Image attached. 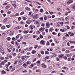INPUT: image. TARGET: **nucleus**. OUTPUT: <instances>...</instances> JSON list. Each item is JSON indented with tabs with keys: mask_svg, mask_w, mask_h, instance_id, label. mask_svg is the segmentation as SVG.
<instances>
[{
	"mask_svg": "<svg viewBox=\"0 0 75 75\" xmlns=\"http://www.w3.org/2000/svg\"><path fill=\"white\" fill-rule=\"evenodd\" d=\"M0 51H1V52L2 53V55L5 54V52L4 51V49H3V48L1 47V46L0 45Z\"/></svg>",
	"mask_w": 75,
	"mask_h": 75,
	"instance_id": "nucleus-1",
	"label": "nucleus"
},
{
	"mask_svg": "<svg viewBox=\"0 0 75 75\" xmlns=\"http://www.w3.org/2000/svg\"><path fill=\"white\" fill-rule=\"evenodd\" d=\"M40 44H42V45H44L45 44V41L44 40H42L40 41Z\"/></svg>",
	"mask_w": 75,
	"mask_h": 75,
	"instance_id": "nucleus-2",
	"label": "nucleus"
},
{
	"mask_svg": "<svg viewBox=\"0 0 75 75\" xmlns=\"http://www.w3.org/2000/svg\"><path fill=\"white\" fill-rule=\"evenodd\" d=\"M31 20H30V19H28L26 21V24H30L31 23Z\"/></svg>",
	"mask_w": 75,
	"mask_h": 75,
	"instance_id": "nucleus-3",
	"label": "nucleus"
},
{
	"mask_svg": "<svg viewBox=\"0 0 75 75\" xmlns=\"http://www.w3.org/2000/svg\"><path fill=\"white\" fill-rule=\"evenodd\" d=\"M41 65L42 66V67L43 68H45L47 67V66L45 65V63H42L41 64Z\"/></svg>",
	"mask_w": 75,
	"mask_h": 75,
	"instance_id": "nucleus-4",
	"label": "nucleus"
},
{
	"mask_svg": "<svg viewBox=\"0 0 75 75\" xmlns=\"http://www.w3.org/2000/svg\"><path fill=\"white\" fill-rule=\"evenodd\" d=\"M33 18L35 20L37 19L38 18V15L35 14L33 16Z\"/></svg>",
	"mask_w": 75,
	"mask_h": 75,
	"instance_id": "nucleus-5",
	"label": "nucleus"
},
{
	"mask_svg": "<svg viewBox=\"0 0 75 75\" xmlns=\"http://www.w3.org/2000/svg\"><path fill=\"white\" fill-rule=\"evenodd\" d=\"M46 27H47L48 28H49L50 27V23H46Z\"/></svg>",
	"mask_w": 75,
	"mask_h": 75,
	"instance_id": "nucleus-6",
	"label": "nucleus"
},
{
	"mask_svg": "<svg viewBox=\"0 0 75 75\" xmlns=\"http://www.w3.org/2000/svg\"><path fill=\"white\" fill-rule=\"evenodd\" d=\"M64 56V54H61L60 55H59V58H62V57H63Z\"/></svg>",
	"mask_w": 75,
	"mask_h": 75,
	"instance_id": "nucleus-7",
	"label": "nucleus"
},
{
	"mask_svg": "<svg viewBox=\"0 0 75 75\" xmlns=\"http://www.w3.org/2000/svg\"><path fill=\"white\" fill-rule=\"evenodd\" d=\"M73 2V0H69L67 2V4H70V3H72Z\"/></svg>",
	"mask_w": 75,
	"mask_h": 75,
	"instance_id": "nucleus-8",
	"label": "nucleus"
},
{
	"mask_svg": "<svg viewBox=\"0 0 75 75\" xmlns=\"http://www.w3.org/2000/svg\"><path fill=\"white\" fill-rule=\"evenodd\" d=\"M59 20L60 21H64V20H65V19L63 17H61L60 18H59Z\"/></svg>",
	"mask_w": 75,
	"mask_h": 75,
	"instance_id": "nucleus-9",
	"label": "nucleus"
},
{
	"mask_svg": "<svg viewBox=\"0 0 75 75\" xmlns=\"http://www.w3.org/2000/svg\"><path fill=\"white\" fill-rule=\"evenodd\" d=\"M65 19L66 21H68V20H69V16H68L65 18Z\"/></svg>",
	"mask_w": 75,
	"mask_h": 75,
	"instance_id": "nucleus-10",
	"label": "nucleus"
},
{
	"mask_svg": "<svg viewBox=\"0 0 75 75\" xmlns=\"http://www.w3.org/2000/svg\"><path fill=\"white\" fill-rule=\"evenodd\" d=\"M15 45L16 47H17V46H18V45H20V44L18 43L17 42H15Z\"/></svg>",
	"mask_w": 75,
	"mask_h": 75,
	"instance_id": "nucleus-11",
	"label": "nucleus"
},
{
	"mask_svg": "<svg viewBox=\"0 0 75 75\" xmlns=\"http://www.w3.org/2000/svg\"><path fill=\"white\" fill-rule=\"evenodd\" d=\"M39 30L40 31L42 32V31H44V29L42 28H41L40 29H39Z\"/></svg>",
	"mask_w": 75,
	"mask_h": 75,
	"instance_id": "nucleus-12",
	"label": "nucleus"
},
{
	"mask_svg": "<svg viewBox=\"0 0 75 75\" xmlns=\"http://www.w3.org/2000/svg\"><path fill=\"white\" fill-rule=\"evenodd\" d=\"M8 48H10L11 49H12V46L10 45H8Z\"/></svg>",
	"mask_w": 75,
	"mask_h": 75,
	"instance_id": "nucleus-13",
	"label": "nucleus"
},
{
	"mask_svg": "<svg viewBox=\"0 0 75 75\" xmlns=\"http://www.w3.org/2000/svg\"><path fill=\"white\" fill-rule=\"evenodd\" d=\"M1 72L3 74H5L6 73V72L4 71V70H3Z\"/></svg>",
	"mask_w": 75,
	"mask_h": 75,
	"instance_id": "nucleus-14",
	"label": "nucleus"
},
{
	"mask_svg": "<svg viewBox=\"0 0 75 75\" xmlns=\"http://www.w3.org/2000/svg\"><path fill=\"white\" fill-rule=\"evenodd\" d=\"M1 64L2 65V66H3V65H4V64H5V63H4V62H2L1 63Z\"/></svg>",
	"mask_w": 75,
	"mask_h": 75,
	"instance_id": "nucleus-15",
	"label": "nucleus"
},
{
	"mask_svg": "<svg viewBox=\"0 0 75 75\" xmlns=\"http://www.w3.org/2000/svg\"><path fill=\"white\" fill-rule=\"evenodd\" d=\"M28 65H29V64H31V62L30 61H28L26 63Z\"/></svg>",
	"mask_w": 75,
	"mask_h": 75,
	"instance_id": "nucleus-16",
	"label": "nucleus"
},
{
	"mask_svg": "<svg viewBox=\"0 0 75 75\" xmlns=\"http://www.w3.org/2000/svg\"><path fill=\"white\" fill-rule=\"evenodd\" d=\"M21 26L20 28L19 27H17V28L16 27L15 28V30H17V29H20V28H21Z\"/></svg>",
	"mask_w": 75,
	"mask_h": 75,
	"instance_id": "nucleus-17",
	"label": "nucleus"
},
{
	"mask_svg": "<svg viewBox=\"0 0 75 75\" xmlns=\"http://www.w3.org/2000/svg\"><path fill=\"white\" fill-rule=\"evenodd\" d=\"M7 20H8V19H7V18H6L4 20V23H6V22L7 21Z\"/></svg>",
	"mask_w": 75,
	"mask_h": 75,
	"instance_id": "nucleus-18",
	"label": "nucleus"
},
{
	"mask_svg": "<svg viewBox=\"0 0 75 75\" xmlns=\"http://www.w3.org/2000/svg\"><path fill=\"white\" fill-rule=\"evenodd\" d=\"M32 54H35L36 53V51L34 50H33L32 52Z\"/></svg>",
	"mask_w": 75,
	"mask_h": 75,
	"instance_id": "nucleus-19",
	"label": "nucleus"
},
{
	"mask_svg": "<svg viewBox=\"0 0 75 75\" xmlns=\"http://www.w3.org/2000/svg\"><path fill=\"white\" fill-rule=\"evenodd\" d=\"M69 42L71 44H75V42L74 41H69Z\"/></svg>",
	"mask_w": 75,
	"mask_h": 75,
	"instance_id": "nucleus-20",
	"label": "nucleus"
},
{
	"mask_svg": "<svg viewBox=\"0 0 75 75\" xmlns=\"http://www.w3.org/2000/svg\"><path fill=\"white\" fill-rule=\"evenodd\" d=\"M47 18H48V17L45 16L44 17V20L45 21H46L47 20Z\"/></svg>",
	"mask_w": 75,
	"mask_h": 75,
	"instance_id": "nucleus-21",
	"label": "nucleus"
},
{
	"mask_svg": "<svg viewBox=\"0 0 75 75\" xmlns=\"http://www.w3.org/2000/svg\"><path fill=\"white\" fill-rule=\"evenodd\" d=\"M18 62V60H16L15 61V63H14V64H17Z\"/></svg>",
	"mask_w": 75,
	"mask_h": 75,
	"instance_id": "nucleus-22",
	"label": "nucleus"
},
{
	"mask_svg": "<svg viewBox=\"0 0 75 75\" xmlns=\"http://www.w3.org/2000/svg\"><path fill=\"white\" fill-rule=\"evenodd\" d=\"M45 54H49V52H48V51H46L45 52Z\"/></svg>",
	"mask_w": 75,
	"mask_h": 75,
	"instance_id": "nucleus-23",
	"label": "nucleus"
},
{
	"mask_svg": "<svg viewBox=\"0 0 75 75\" xmlns=\"http://www.w3.org/2000/svg\"><path fill=\"white\" fill-rule=\"evenodd\" d=\"M24 14V11H22V12L20 13V15H23V14Z\"/></svg>",
	"mask_w": 75,
	"mask_h": 75,
	"instance_id": "nucleus-24",
	"label": "nucleus"
},
{
	"mask_svg": "<svg viewBox=\"0 0 75 75\" xmlns=\"http://www.w3.org/2000/svg\"><path fill=\"white\" fill-rule=\"evenodd\" d=\"M46 45H50V42H47Z\"/></svg>",
	"mask_w": 75,
	"mask_h": 75,
	"instance_id": "nucleus-25",
	"label": "nucleus"
},
{
	"mask_svg": "<svg viewBox=\"0 0 75 75\" xmlns=\"http://www.w3.org/2000/svg\"><path fill=\"white\" fill-rule=\"evenodd\" d=\"M49 58V56H47L45 57V58L44 59H48Z\"/></svg>",
	"mask_w": 75,
	"mask_h": 75,
	"instance_id": "nucleus-26",
	"label": "nucleus"
},
{
	"mask_svg": "<svg viewBox=\"0 0 75 75\" xmlns=\"http://www.w3.org/2000/svg\"><path fill=\"white\" fill-rule=\"evenodd\" d=\"M22 44L23 45H26V44H27L26 43V42H23L22 43Z\"/></svg>",
	"mask_w": 75,
	"mask_h": 75,
	"instance_id": "nucleus-27",
	"label": "nucleus"
},
{
	"mask_svg": "<svg viewBox=\"0 0 75 75\" xmlns=\"http://www.w3.org/2000/svg\"><path fill=\"white\" fill-rule=\"evenodd\" d=\"M5 28L6 27H5L4 26H3L1 28L2 30H4V29H5Z\"/></svg>",
	"mask_w": 75,
	"mask_h": 75,
	"instance_id": "nucleus-28",
	"label": "nucleus"
},
{
	"mask_svg": "<svg viewBox=\"0 0 75 75\" xmlns=\"http://www.w3.org/2000/svg\"><path fill=\"white\" fill-rule=\"evenodd\" d=\"M16 16H19V13H17L15 14Z\"/></svg>",
	"mask_w": 75,
	"mask_h": 75,
	"instance_id": "nucleus-29",
	"label": "nucleus"
},
{
	"mask_svg": "<svg viewBox=\"0 0 75 75\" xmlns=\"http://www.w3.org/2000/svg\"><path fill=\"white\" fill-rule=\"evenodd\" d=\"M55 42H56V44H58L59 43V41L58 40H54Z\"/></svg>",
	"mask_w": 75,
	"mask_h": 75,
	"instance_id": "nucleus-30",
	"label": "nucleus"
},
{
	"mask_svg": "<svg viewBox=\"0 0 75 75\" xmlns=\"http://www.w3.org/2000/svg\"><path fill=\"white\" fill-rule=\"evenodd\" d=\"M41 53L42 54H44V51H41Z\"/></svg>",
	"mask_w": 75,
	"mask_h": 75,
	"instance_id": "nucleus-31",
	"label": "nucleus"
},
{
	"mask_svg": "<svg viewBox=\"0 0 75 75\" xmlns=\"http://www.w3.org/2000/svg\"><path fill=\"white\" fill-rule=\"evenodd\" d=\"M66 55H67L68 57H71V54H67Z\"/></svg>",
	"mask_w": 75,
	"mask_h": 75,
	"instance_id": "nucleus-32",
	"label": "nucleus"
},
{
	"mask_svg": "<svg viewBox=\"0 0 75 75\" xmlns=\"http://www.w3.org/2000/svg\"><path fill=\"white\" fill-rule=\"evenodd\" d=\"M52 55H54V57H55L56 56H57V55L55 54L54 53H52Z\"/></svg>",
	"mask_w": 75,
	"mask_h": 75,
	"instance_id": "nucleus-33",
	"label": "nucleus"
},
{
	"mask_svg": "<svg viewBox=\"0 0 75 75\" xmlns=\"http://www.w3.org/2000/svg\"><path fill=\"white\" fill-rule=\"evenodd\" d=\"M51 46H54L55 45V44L54 43H52L51 44Z\"/></svg>",
	"mask_w": 75,
	"mask_h": 75,
	"instance_id": "nucleus-34",
	"label": "nucleus"
},
{
	"mask_svg": "<svg viewBox=\"0 0 75 75\" xmlns=\"http://www.w3.org/2000/svg\"><path fill=\"white\" fill-rule=\"evenodd\" d=\"M28 33V31L27 30L25 31V32H24V34H27Z\"/></svg>",
	"mask_w": 75,
	"mask_h": 75,
	"instance_id": "nucleus-35",
	"label": "nucleus"
},
{
	"mask_svg": "<svg viewBox=\"0 0 75 75\" xmlns=\"http://www.w3.org/2000/svg\"><path fill=\"white\" fill-rule=\"evenodd\" d=\"M23 67H26V66H27V64H26V63L23 64Z\"/></svg>",
	"mask_w": 75,
	"mask_h": 75,
	"instance_id": "nucleus-36",
	"label": "nucleus"
},
{
	"mask_svg": "<svg viewBox=\"0 0 75 75\" xmlns=\"http://www.w3.org/2000/svg\"><path fill=\"white\" fill-rule=\"evenodd\" d=\"M23 20L25 21V20H27V18L25 17H23Z\"/></svg>",
	"mask_w": 75,
	"mask_h": 75,
	"instance_id": "nucleus-37",
	"label": "nucleus"
},
{
	"mask_svg": "<svg viewBox=\"0 0 75 75\" xmlns=\"http://www.w3.org/2000/svg\"><path fill=\"white\" fill-rule=\"evenodd\" d=\"M66 53H69V50H67L66 51Z\"/></svg>",
	"mask_w": 75,
	"mask_h": 75,
	"instance_id": "nucleus-38",
	"label": "nucleus"
},
{
	"mask_svg": "<svg viewBox=\"0 0 75 75\" xmlns=\"http://www.w3.org/2000/svg\"><path fill=\"white\" fill-rule=\"evenodd\" d=\"M60 31L62 32H64L65 31V30L64 29H61Z\"/></svg>",
	"mask_w": 75,
	"mask_h": 75,
	"instance_id": "nucleus-39",
	"label": "nucleus"
},
{
	"mask_svg": "<svg viewBox=\"0 0 75 75\" xmlns=\"http://www.w3.org/2000/svg\"><path fill=\"white\" fill-rule=\"evenodd\" d=\"M66 37H69V35H68V34H66Z\"/></svg>",
	"mask_w": 75,
	"mask_h": 75,
	"instance_id": "nucleus-40",
	"label": "nucleus"
},
{
	"mask_svg": "<svg viewBox=\"0 0 75 75\" xmlns=\"http://www.w3.org/2000/svg\"><path fill=\"white\" fill-rule=\"evenodd\" d=\"M7 4V3H5L4 4H3V6H6Z\"/></svg>",
	"mask_w": 75,
	"mask_h": 75,
	"instance_id": "nucleus-41",
	"label": "nucleus"
},
{
	"mask_svg": "<svg viewBox=\"0 0 75 75\" xmlns=\"http://www.w3.org/2000/svg\"><path fill=\"white\" fill-rule=\"evenodd\" d=\"M24 57L26 58H29V56H24Z\"/></svg>",
	"mask_w": 75,
	"mask_h": 75,
	"instance_id": "nucleus-42",
	"label": "nucleus"
},
{
	"mask_svg": "<svg viewBox=\"0 0 75 75\" xmlns=\"http://www.w3.org/2000/svg\"><path fill=\"white\" fill-rule=\"evenodd\" d=\"M0 59H1L2 60H4V57H1Z\"/></svg>",
	"mask_w": 75,
	"mask_h": 75,
	"instance_id": "nucleus-43",
	"label": "nucleus"
},
{
	"mask_svg": "<svg viewBox=\"0 0 75 75\" xmlns=\"http://www.w3.org/2000/svg\"><path fill=\"white\" fill-rule=\"evenodd\" d=\"M35 11V12H37L38 11H39V10L37 9H36Z\"/></svg>",
	"mask_w": 75,
	"mask_h": 75,
	"instance_id": "nucleus-44",
	"label": "nucleus"
},
{
	"mask_svg": "<svg viewBox=\"0 0 75 75\" xmlns=\"http://www.w3.org/2000/svg\"><path fill=\"white\" fill-rule=\"evenodd\" d=\"M28 50V47H27L25 49H24V50H25V51H27V50Z\"/></svg>",
	"mask_w": 75,
	"mask_h": 75,
	"instance_id": "nucleus-45",
	"label": "nucleus"
},
{
	"mask_svg": "<svg viewBox=\"0 0 75 75\" xmlns=\"http://www.w3.org/2000/svg\"><path fill=\"white\" fill-rule=\"evenodd\" d=\"M69 23V21H67V22H66L65 23V24H68Z\"/></svg>",
	"mask_w": 75,
	"mask_h": 75,
	"instance_id": "nucleus-46",
	"label": "nucleus"
},
{
	"mask_svg": "<svg viewBox=\"0 0 75 75\" xmlns=\"http://www.w3.org/2000/svg\"><path fill=\"white\" fill-rule=\"evenodd\" d=\"M43 9H40V12H41V13H42V12H43Z\"/></svg>",
	"mask_w": 75,
	"mask_h": 75,
	"instance_id": "nucleus-47",
	"label": "nucleus"
},
{
	"mask_svg": "<svg viewBox=\"0 0 75 75\" xmlns=\"http://www.w3.org/2000/svg\"><path fill=\"white\" fill-rule=\"evenodd\" d=\"M10 7V6H6V9H8V8H9Z\"/></svg>",
	"mask_w": 75,
	"mask_h": 75,
	"instance_id": "nucleus-48",
	"label": "nucleus"
},
{
	"mask_svg": "<svg viewBox=\"0 0 75 75\" xmlns=\"http://www.w3.org/2000/svg\"><path fill=\"white\" fill-rule=\"evenodd\" d=\"M10 39H11V38H10V37H8L7 38V40L8 41H10Z\"/></svg>",
	"mask_w": 75,
	"mask_h": 75,
	"instance_id": "nucleus-49",
	"label": "nucleus"
},
{
	"mask_svg": "<svg viewBox=\"0 0 75 75\" xmlns=\"http://www.w3.org/2000/svg\"><path fill=\"white\" fill-rule=\"evenodd\" d=\"M29 73L30 74H31V73H32V71H31V70H29Z\"/></svg>",
	"mask_w": 75,
	"mask_h": 75,
	"instance_id": "nucleus-50",
	"label": "nucleus"
},
{
	"mask_svg": "<svg viewBox=\"0 0 75 75\" xmlns=\"http://www.w3.org/2000/svg\"><path fill=\"white\" fill-rule=\"evenodd\" d=\"M24 56L22 57V59H23V60H24V59H24Z\"/></svg>",
	"mask_w": 75,
	"mask_h": 75,
	"instance_id": "nucleus-51",
	"label": "nucleus"
},
{
	"mask_svg": "<svg viewBox=\"0 0 75 75\" xmlns=\"http://www.w3.org/2000/svg\"><path fill=\"white\" fill-rule=\"evenodd\" d=\"M21 17H19L18 18V21H20V20H21Z\"/></svg>",
	"mask_w": 75,
	"mask_h": 75,
	"instance_id": "nucleus-52",
	"label": "nucleus"
},
{
	"mask_svg": "<svg viewBox=\"0 0 75 75\" xmlns=\"http://www.w3.org/2000/svg\"><path fill=\"white\" fill-rule=\"evenodd\" d=\"M40 37L41 38H43V36L42 35H40Z\"/></svg>",
	"mask_w": 75,
	"mask_h": 75,
	"instance_id": "nucleus-53",
	"label": "nucleus"
},
{
	"mask_svg": "<svg viewBox=\"0 0 75 75\" xmlns=\"http://www.w3.org/2000/svg\"><path fill=\"white\" fill-rule=\"evenodd\" d=\"M36 72H40V69H37L36 70Z\"/></svg>",
	"mask_w": 75,
	"mask_h": 75,
	"instance_id": "nucleus-54",
	"label": "nucleus"
},
{
	"mask_svg": "<svg viewBox=\"0 0 75 75\" xmlns=\"http://www.w3.org/2000/svg\"><path fill=\"white\" fill-rule=\"evenodd\" d=\"M36 60H37V59L35 58L33 60V62H35V61H36Z\"/></svg>",
	"mask_w": 75,
	"mask_h": 75,
	"instance_id": "nucleus-55",
	"label": "nucleus"
},
{
	"mask_svg": "<svg viewBox=\"0 0 75 75\" xmlns=\"http://www.w3.org/2000/svg\"><path fill=\"white\" fill-rule=\"evenodd\" d=\"M5 66H6V68H7V67H8V66H9V65H8V64H6V65H5Z\"/></svg>",
	"mask_w": 75,
	"mask_h": 75,
	"instance_id": "nucleus-56",
	"label": "nucleus"
},
{
	"mask_svg": "<svg viewBox=\"0 0 75 75\" xmlns=\"http://www.w3.org/2000/svg\"><path fill=\"white\" fill-rule=\"evenodd\" d=\"M38 57H39V58H40V57H41V54H38Z\"/></svg>",
	"mask_w": 75,
	"mask_h": 75,
	"instance_id": "nucleus-57",
	"label": "nucleus"
},
{
	"mask_svg": "<svg viewBox=\"0 0 75 75\" xmlns=\"http://www.w3.org/2000/svg\"><path fill=\"white\" fill-rule=\"evenodd\" d=\"M60 24L62 25H63V22H60Z\"/></svg>",
	"mask_w": 75,
	"mask_h": 75,
	"instance_id": "nucleus-58",
	"label": "nucleus"
},
{
	"mask_svg": "<svg viewBox=\"0 0 75 75\" xmlns=\"http://www.w3.org/2000/svg\"><path fill=\"white\" fill-rule=\"evenodd\" d=\"M37 37V35H33V38H35V37Z\"/></svg>",
	"mask_w": 75,
	"mask_h": 75,
	"instance_id": "nucleus-59",
	"label": "nucleus"
},
{
	"mask_svg": "<svg viewBox=\"0 0 75 75\" xmlns=\"http://www.w3.org/2000/svg\"><path fill=\"white\" fill-rule=\"evenodd\" d=\"M37 47H38V45H35V49H36V48H37Z\"/></svg>",
	"mask_w": 75,
	"mask_h": 75,
	"instance_id": "nucleus-60",
	"label": "nucleus"
},
{
	"mask_svg": "<svg viewBox=\"0 0 75 75\" xmlns=\"http://www.w3.org/2000/svg\"><path fill=\"white\" fill-rule=\"evenodd\" d=\"M67 67H62L63 69H67Z\"/></svg>",
	"mask_w": 75,
	"mask_h": 75,
	"instance_id": "nucleus-61",
	"label": "nucleus"
},
{
	"mask_svg": "<svg viewBox=\"0 0 75 75\" xmlns=\"http://www.w3.org/2000/svg\"><path fill=\"white\" fill-rule=\"evenodd\" d=\"M30 66L31 67V68L33 67H34V64H31Z\"/></svg>",
	"mask_w": 75,
	"mask_h": 75,
	"instance_id": "nucleus-62",
	"label": "nucleus"
},
{
	"mask_svg": "<svg viewBox=\"0 0 75 75\" xmlns=\"http://www.w3.org/2000/svg\"><path fill=\"white\" fill-rule=\"evenodd\" d=\"M17 48H20V45H18V46H17Z\"/></svg>",
	"mask_w": 75,
	"mask_h": 75,
	"instance_id": "nucleus-63",
	"label": "nucleus"
},
{
	"mask_svg": "<svg viewBox=\"0 0 75 75\" xmlns=\"http://www.w3.org/2000/svg\"><path fill=\"white\" fill-rule=\"evenodd\" d=\"M6 27H7V28H10V25H6Z\"/></svg>",
	"mask_w": 75,
	"mask_h": 75,
	"instance_id": "nucleus-64",
	"label": "nucleus"
}]
</instances>
